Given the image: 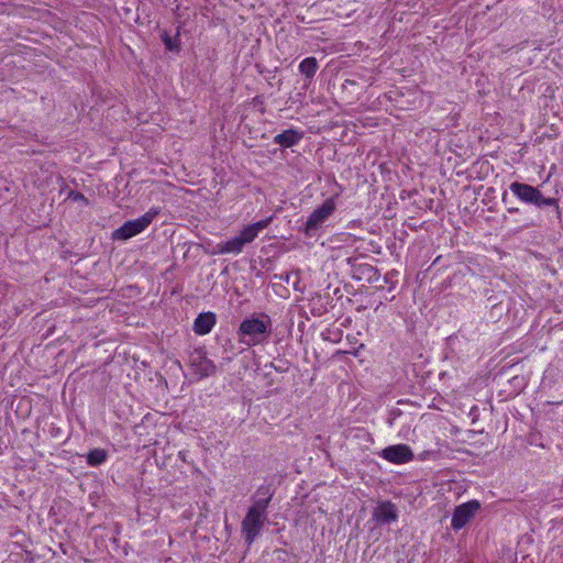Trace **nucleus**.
Wrapping results in <instances>:
<instances>
[{
    "instance_id": "ddd939ff",
    "label": "nucleus",
    "mask_w": 563,
    "mask_h": 563,
    "mask_svg": "<svg viewBox=\"0 0 563 563\" xmlns=\"http://www.w3.org/2000/svg\"><path fill=\"white\" fill-rule=\"evenodd\" d=\"M301 137H302V133H300L296 130L289 129V130H286L282 133L277 134L274 137V143L278 144L280 146H284V147H291L295 144H297L301 140Z\"/></svg>"
},
{
    "instance_id": "4468645a",
    "label": "nucleus",
    "mask_w": 563,
    "mask_h": 563,
    "mask_svg": "<svg viewBox=\"0 0 563 563\" xmlns=\"http://www.w3.org/2000/svg\"><path fill=\"white\" fill-rule=\"evenodd\" d=\"M318 70V62L316 57H307L299 64V71L307 79H312Z\"/></svg>"
},
{
    "instance_id": "9d476101",
    "label": "nucleus",
    "mask_w": 563,
    "mask_h": 563,
    "mask_svg": "<svg viewBox=\"0 0 563 563\" xmlns=\"http://www.w3.org/2000/svg\"><path fill=\"white\" fill-rule=\"evenodd\" d=\"M271 500L272 493L269 492V487L261 486L256 490V498L253 500V504L249 509L255 511L256 514H261L267 517V508L269 506Z\"/></svg>"
},
{
    "instance_id": "f3484780",
    "label": "nucleus",
    "mask_w": 563,
    "mask_h": 563,
    "mask_svg": "<svg viewBox=\"0 0 563 563\" xmlns=\"http://www.w3.org/2000/svg\"><path fill=\"white\" fill-rule=\"evenodd\" d=\"M69 197H71L74 200H84V201H87V199L85 198V196L80 192H74L71 191Z\"/></svg>"
},
{
    "instance_id": "20e7f679",
    "label": "nucleus",
    "mask_w": 563,
    "mask_h": 563,
    "mask_svg": "<svg viewBox=\"0 0 563 563\" xmlns=\"http://www.w3.org/2000/svg\"><path fill=\"white\" fill-rule=\"evenodd\" d=\"M158 213V209L152 208L139 219L126 221L112 233L113 240H128L141 233L152 223Z\"/></svg>"
},
{
    "instance_id": "a211bd4d",
    "label": "nucleus",
    "mask_w": 563,
    "mask_h": 563,
    "mask_svg": "<svg viewBox=\"0 0 563 563\" xmlns=\"http://www.w3.org/2000/svg\"><path fill=\"white\" fill-rule=\"evenodd\" d=\"M519 211L518 208H508L509 213H517Z\"/></svg>"
},
{
    "instance_id": "6e6552de",
    "label": "nucleus",
    "mask_w": 563,
    "mask_h": 563,
    "mask_svg": "<svg viewBox=\"0 0 563 563\" xmlns=\"http://www.w3.org/2000/svg\"><path fill=\"white\" fill-rule=\"evenodd\" d=\"M481 509V504L478 500H470L457 506L454 509L451 527L454 530H460L466 526L474 518L476 512Z\"/></svg>"
},
{
    "instance_id": "0eeeda50",
    "label": "nucleus",
    "mask_w": 563,
    "mask_h": 563,
    "mask_svg": "<svg viewBox=\"0 0 563 563\" xmlns=\"http://www.w3.org/2000/svg\"><path fill=\"white\" fill-rule=\"evenodd\" d=\"M266 520L267 517L264 515L256 514L255 511L247 509L241 527L244 540L249 545H251L260 536Z\"/></svg>"
},
{
    "instance_id": "423d86ee",
    "label": "nucleus",
    "mask_w": 563,
    "mask_h": 563,
    "mask_svg": "<svg viewBox=\"0 0 563 563\" xmlns=\"http://www.w3.org/2000/svg\"><path fill=\"white\" fill-rule=\"evenodd\" d=\"M189 366L199 379L212 376L217 371L214 363L207 357L203 349H195L189 354Z\"/></svg>"
},
{
    "instance_id": "1a4fd4ad",
    "label": "nucleus",
    "mask_w": 563,
    "mask_h": 563,
    "mask_svg": "<svg viewBox=\"0 0 563 563\" xmlns=\"http://www.w3.org/2000/svg\"><path fill=\"white\" fill-rule=\"evenodd\" d=\"M380 456L394 464H404L413 460V452L407 444H396L385 448Z\"/></svg>"
},
{
    "instance_id": "39448f33",
    "label": "nucleus",
    "mask_w": 563,
    "mask_h": 563,
    "mask_svg": "<svg viewBox=\"0 0 563 563\" xmlns=\"http://www.w3.org/2000/svg\"><path fill=\"white\" fill-rule=\"evenodd\" d=\"M335 208L336 203L334 197L325 199L324 202L309 216L303 229L305 234L307 236H313L330 216H332Z\"/></svg>"
},
{
    "instance_id": "f8f14e48",
    "label": "nucleus",
    "mask_w": 563,
    "mask_h": 563,
    "mask_svg": "<svg viewBox=\"0 0 563 563\" xmlns=\"http://www.w3.org/2000/svg\"><path fill=\"white\" fill-rule=\"evenodd\" d=\"M374 517L380 522L395 521L398 517L397 508L390 501L380 503L375 509Z\"/></svg>"
},
{
    "instance_id": "dca6fc26",
    "label": "nucleus",
    "mask_w": 563,
    "mask_h": 563,
    "mask_svg": "<svg viewBox=\"0 0 563 563\" xmlns=\"http://www.w3.org/2000/svg\"><path fill=\"white\" fill-rule=\"evenodd\" d=\"M178 36H179V34H177L176 38H172L166 32H164L162 34V41L167 51H170V52L179 51L180 46H179Z\"/></svg>"
},
{
    "instance_id": "f257e3e1",
    "label": "nucleus",
    "mask_w": 563,
    "mask_h": 563,
    "mask_svg": "<svg viewBox=\"0 0 563 563\" xmlns=\"http://www.w3.org/2000/svg\"><path fill=\"white\" fill-rule=\"evenodd\" d=\"M273 321L267 313H253L244 319L238 329L240 343L246 346H255L268 341L272 334Z\"/></svg>"
},
{
    "instance_id": "2eb2a0df",
    "label": "nucleus",
    "mask_w": 563,
    "mask_h": 563,
    "mask_svg": "<svg viewBox=\"0 0 563 563\" xmlns=\"http://www.w3.org/2000/svg\"><path fill=\"white\" fill-rule=\"evenodd\" d=\"M107 452L103 449H93L87 455V463L91 466H98L106 462Z\"/></svg>"
},
{
    "instance_id": "9b49d317",
    "label": "nucleus",
    "mask_w": 563,
    "mask_h": 563,
    "mask_svg": "<svg viewBox=\"0 0 563 563\" xmlns=\"http://www.w3.org/2000/svg\"><path fill=\"white\" fill-rule=\"evenodd\" d=\"M216 324V314L213 312H203L198 314L194 322V331L199 335L208 334Z\"/></svg>"
},
{
    "instance_id": "f03ea898",
    "label": "nucleus",
    "mask_w": 563,
    "mask_h": 563,
    "mask_svg": "<svg viewBox=\"0 0 563 563\" xmlns=\"http://www.w3.org/2000/svg\"><path fill=\"white\" fill-rule=\"evenodd\" d=\"M509 188L518 199L526 203L533 205L538 208L552 207L553 209L551 214H549V221L562 224V210L556 198H547L537 187L525 183L514 181L510 184Z\"/></svg>"
},
{
    "instance_id": "7ed1b4c3",
    "label": "nucleus",
    "mask_w": 563,
    "mask_h": 563,
    "mask_svg": "<svg viewBox=\"0 0 563 563\" xmlns=\"http://www.w3.org/2000/svg\"><path fill=\"white\" fill-rule=\"evenodd\" d=\"M272 220L273 218L269 217L267 219L246 225L239 235L229 241L218 243L216 246V253L240 254L246 244L253 242L258 233L271 224Z\"/></svg>"
}]
</instances>
